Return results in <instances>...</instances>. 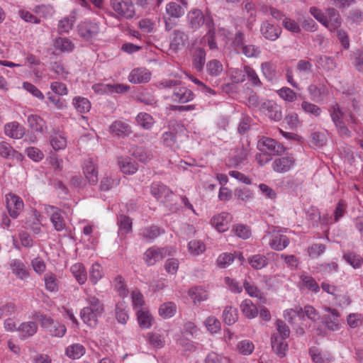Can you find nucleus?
<instances>
[{
  "label": "nucleus",
  "mask_w": 363,
  "mask_h": 363,
  "mask_svg": "<svg viewBox=\"0 0 363 363\" xmlns=\"http://www.w3.org/2000/svg\"><path fill=\"white\" fill-rule=\"evenodd\" d=\"M189 27L194 31L198 30L202 26L205 25L208 28L206 34L200 39V43L206 41L210 50L217 49V44L215 41V27L212 16L206 11L203 13L199 9H191L186 16Z\"/></svg>",
  "instance_id": "obj_1"
},
{
  "label": "nucleus",
  "mask_w": 363,
  "mask_h": 363,
  "mask_svg": "<svg viewBox=\"0 0 363 363\" xmlns=\"http://www.w3.org/2000/svg\"><path fill=\"white\" fill-rule=\"evenodd\" d=\"M328 111L338 134L342 138H350L351 136V131L346 126L345 122L355 123L353 113H347L344 108H341L337 103L331 104Z\"/></svg>",
  "instance_id": "obj_2"
},
{
  "label": "nucleus",
  "mask_w": 363,
  "mask_h": 363,
  "mask_svg": "<svg viewBox=\"0 0 363 363\" xmlns=\"http://www.w3.org/2000/svg\"><path fill=\"white\" fill-rule=\"evenodd\" d=\"M310 13L330 32L336 30L342 24V19L339 12L333 8L327 9V15H325L320 9L316 7H311Z\"/></svg>",
  "instance_id": "obj_3"
},
{
  "label": "nucleus",
  "mask_w": 363,
  "mask_h": 363,
  "mask_svg": "<svg viewBox=\"0 0 363 363\" xmlns=\"http://www.w3.org/2000/svg\"><path fill=\"white\" fill-rule=\"evenodd\" d=\"M89 306L82 309L80 315L81 318L84 323L91 327L96 325L98 318L104 313V308L103 303L96 296H90L87 298Z\"/></svg>",
  "instance_id": "obj_4"
},
{
  "label": "nucleus",
  "mask_w": 363,
  "mask_h": 363,
  "mask_svg": "<svg viewBox=\"0 0 363 363\" xmlns=\"http://www.w3.org/2000/svg\"><path fill=\"white\" fill-rule=\"evenodd\" d=\"M263 241L267 242L269 247L274 250L281 251L289 244V238L281 233L276 227H272L266 231L262 238Z\"/></svg>",
  "instance_id": "obj_5"
},
{
  "label": "nucleus",
  "mask_w": 363,
  "mask_h": 363,
  "mask_svg": "<svg viewBox=\"0 0 363 363\" xmlns=\"http://www.w3.org/2000/svg\"><path fill=\"white\" fill-rule=\"evenodd\" d=\"M110 5L118 19H132L135 16V8L132 0H111Z\"/></svg>",
  "instance_id": "obj_6"
},
{
  "label": "nucleus",
  "mask_w": 363,
  "mask_h": 363,
  "mask_svg": "<svg viewBox=\"0 0 363 363\" xmlns=\"http://www.w3.org/2000/svg\"><path fill=\"white\" fill-rule=\"evenodd\" d=\"M100 30V24L95 20L85 19L77 26L79 35L86 41L95 39Z\"/></svg>",
  "instance_id": "obj_7"
},
{
  "label": "nucleus",
  "mask_w": 363,
  "mask_h": 363,
  "mask_svg": "<svg viewBox=\"0 0 363 363\" xmlns=\"http://www.w3.org/2000/svg\"><path fill=\"white\" fill-rule=\"evenodd\" d=\"M278 158H276L272 164V169L280 174H284L291 171L296 165V158L291 153H286Z\"/></svg>",
  "instance_id": "obj_8"
},
{
  "label": "nucleus",
  "mask_w": 363,
  "mask_h": 363,
  "mask_svg": "<svg viewBox=\"0 0 363 363\" xmlns=\"http://www.w3.org/2000/svg\"><path fill=\"white\" fill-rule=\"evenodd\" d=\"M41 326L45 328L52 336L62 337L66 333L67 329L65 325L55 321L51 318L40 315L39 318Z\"/></svg>",
  "instance_id": "obj_9"
},
{
  "label": "nucleus",
  "mask_w": 363,
  "mask_h": 363,
  "mask_svg": "<svg viewBox=\"0 0 363 363\" xmlns=\"http://www.w3.org/2000/svg\"><path fill=\"white\" fill-rule=\"evenodd\" d=\"M208 45L207 40L200 43V39L196 40L193 44V66L198 71L201 72L206 62V53L203 47Z\"/></svg>",
  "instance_id": "obj_10"
},
{
  "label": "nucleus",
  "mask_w": 363,
  "mask_h": 363,
  "mask_svg": "<svg viewBox=\"0 0 363 363\" xmlns=\"http://www.w3.org/2000/svg\"><path fill=\"white\" fill-rule=\"evenodd\" d=\"M6 208L9 216L16 218L24 208V203L22 199L16 194L9 193L5 196Z\"/></svg>",
  "instance_id": "obj_11"
},
{
  "label": "nucleus",
  "mask_w": 363,
  "mask_h": 363,
  "mask_svg": "<svg viewBox=\"0 0 363 363\" xmlns=\"http://www.w3.org/2000/svg\"><path fill=\"white\" fill-rule=\"evenodd\" d=\"M257 148L260 152L268 153L269 155H281L284 150V147L278 143L276 140L270 138L263 137L257 143Z\"/></svg>",
  "instance_id": "obj_12"
},
{
  "label": "nucleus",
  "mask_w": 363,
  "mask_h": 363,
  "mask_svg": "<svg viewBox=\"0 0 363 363\" xmlns=\"http://www.w3.org/2000/svg\"><path fill=\"white\" fill-rule=\"evenodd\" d=\"M95 93L98 94H122L129 90V86L123 84H95L92 86Z\"/></svg>",
  "instance_id": "obj_13"
},
{
  "label": "nucleus",
  "mask_w": 363,
  "mask_h": 363,
  "mask_svg": "<svg viewBox=\"0 0 363 363\" xmlns=\"http://www.w3.org/2000/svg\"><path fill=\"white\" fill-rule=\"evenodd\" d=\"M259 109L274 121H279L283 118L281 107L273 101L262 102Z\"/></svg>",
  "instance_id": "obj_14"
},
{
  "label": "nucleus",
  "mask_w": 363,
  "mask_h": 363,
  "mask_svg": "<svg viewBox=\"0 0 363 363\" xmlns=\"http://www.w3.org/2000/svg\"><path fill=\"white\" fill-rule=\"evenodd\" d=\"M169 98L173 102L184 104L192 101L194 98V94L191 89L182 86L180 84L178 86L174 87Z\"/></svg>",
  "instance_id": "obj_15"
},
{
  "label": "nucleus",
  "mask_w": 363,
  "mask_h": 363,
  "mask_svg": "<svg viewBox=\"0 0 363 363\" xmlns=\"http://www.w3.org/2000/svg\"><path fill=\"white\" fill-rule=\"evenodd\" d=\"M44 211L50 216V221L57 231H62L65 228V220L58 208L53 206L45 205Z\"/></svg>",
  "instance_id": "obj_16"
},
{
  "label": "nucleus",
  "mask_w": 363,
  "mask_h": 363,
  "mask_svg": "<svg viewBox=\"0 0 363 363\" xmlns=\"http://www.w3.org/2000/svg\"><path fill=\"white\" fill-rule=\"evenodd\" d=\"M151 194L158 201L165 202L170 199L172 191L161 182H153L150 186Z\"/></svg>",
  "instance_id": "obj_17"
},
{
  "label": "nucleus",
  "mask_w": 363,
  "mask_h": 363,
  "mask_svg": "<svg viewBox=\"0 0 363 363\" xmlns=\"http://www.w3.org/2000/svg\"><path fill=\"white\" fill-rule=\"evenodd\" d=\"M4 132L7 137L14 140H19L24 136L26 128L18 122L12 121L4 125Z\"/></svg>",
  "instance_id": "obj_18"
},
{
  "label": "nucleus",
  "mask_w": 363,
  "mask_h": 363,
  "mask_svg": "<svg viewBox=\"0 0 363 363\" xmlns=\"http://www.w3.org/2000/svg\"><path fill=\"white\" fill-rule=\"evenodd\" d=\"M260 32L265 39L274 41L279 38L281 33V28L269 23L268 21H265L261 24Z\"/></svg>",
  "instance_id": "obj_19"
},
{
  "label": "nucleus",
  "mask_w": 363,
  "mask_h": 363,
  "mask_svg": "<svg viewBox=\"0 0 363 363\" xmlns=\"http://www.w3.org/2000/svg\"><path fill=\"white\" fill-rule=\"evenodd\" d=\"M308 91L311 99L317 103L323 102L329 94L328 88L323 84H310L308 86Z\"/></svg>",
  "instance_id": "obj_20"
},
{
  "label": "nucleus",
  "mask_w": 363,
  "mask_h": 363,
  "mask_svg": "<svg viewBox=\"0 0 363 363\" xmlns=\"http://www.w3.org/2000/svg\"><path fill=\"white\" fill-rule=\"evenodd\" d=\"M77 11L73 9L69 15L62 18L57 23V31L59 34L69 33L73 28L77 20Z\"/></svg>",
  "instance_id": "obj_21"
},
{
  "label": "nucleus",
  "mask_w": 363,
  "mask_h": 363,
  "mask_svg": "<svg viewBox=\"0 0 363 363\" xmlns=\"http://www.w3.org/2000/svg\"><path fill=\"white\" fill-rule=\"evenodd\" d=\"M50 144L55 151L64 150L67 144L65 133L60 130H53L50 136Z\"/></svg>",
  "instance_id": "obj_22"
},
{
  "label": "nucleus",
  "mask_w": 363,
  "mask_h": 363,
  "mask_svg": "<svg viewBox=\"0 0 363 363\" xmlns=\"http://www.w3.org/2000/svg\"><path fill=\"white\" fill-rule=\"evenodd\" d=\"M325 311L327 314L324 315L323 323L330 330L335 331L339 329L340 325V314L335 310L329 307H326Z\"/></svg>",
  "instance_id": "obj_23"
},
{
  "label": "nucleus",
  "mask_w": 363,
  "mask_h": 363,
  "mask_svg": "<svg viewBox=\"0 0 363 363\" xmlns=\"http://www.w3.org/2000/svg\"><path fill=\"white\" fill-rule=\"evenodd\" d=\"M28 125L36 133H44L48 130L46 121L40 116L30 114L27 116Z\"/></svg>",
  "instance_id": "obj_24"
},
{
  "label": "nucleus",
  "mask_w": 363,
  "mask_h": 363,
  "mask_svg": "<svg viewBox=\"0 0 363 363\" xmlns=\"http://www.w3.org/2000/svg\"><path fill=\"white\" fill-rule=\"evenodd\" d=\"M230 220V215L223 212L213 217L211 224L218 232H225L229 228Z\"/></svg>",
  "instance_id": "obj_25"
},
{
  "label": "nucleus",
  "mask_w": 363,
  "mask_h": 363,
  "mask_svg": "<svg viewBox=\"0 0 363 363\" xmlns=\"http://www.w3.org/2000/svg\"><path fill=\"white\" fill-rule=\"evenodd\" d=\"M151 78L150 72L145 68H137L131 71L128 80L133 84L146 83Z\"/></svg>",
  "instance_id": "obj_26"
},
{
  "label": "nucleus",
  "mask_w": 363,
  "mask_h": 363,
  "mask_svg": "<svg viewBox=\"0 0 363 363\" xmlns=\"http://www.w3.org/2000/svg\"><path fill=\"white\" fill-rule=\"evenodd\" d=\"M249 154L250 150L247 147H244L243 146L241 147H238L235 150L229 160L230 165L237 167L241 164H243L247 160Z\"/></svg>",
  "instance_id": "obj_27"
},
{
  "label": "nucleus",
  "mask_w": 363,
  "mask_h": 363,
  "mask_svg": "<svg viewBox=\"0 0 363 363\" xmlns=\"http://www.w3.org/2000/svg\"><path fill=\"white\" fill-rule=\"evenodd\" d=\"M84 174L90 184L94 185L98 182V172L91 159L86 160L83 164Z\"/></svg>",
  "instance_id": "obj_28"
},
{
  "label": "nucleus",
  "mask_w": 363,
  "mask_h": 363,
  "mask_svg": "<svg viewBox=\"0 0 363 363\" xmlns=\"http://www.w3.org/2000/svg\"><path fill=\"white\" fill-rule=\"evenodd\" d=\"M162 233H164V230L162 228L156 225H152L141 229L139 235L143 241L152 242Z\"/></svg>",
  "instance_id": "obj_29"
},
{
  "label": "nucleus",
  "mask_w": 363,
  "mask_h": 363,
  "mask_svg": "<svg viewBox=\"0 0 363 363\" xmlns=\"http://www.w3.org/2000/svg\"><path fill=\"white\" fill-rule=\"evenodd\" d=\"M164 249L152 247L144 253V260L147 265H154L163 258Z\"/></svg>",
  "instance_id": "obj_30"
},
{
  "label": "nucleus",
  "mask_w": 363,
  "mask_h": 363,
  "mask_svg": "<svg viewBox=\"0 0 363 363\" xmlns=\"http://www.w3.org/2000/svg\"><path fill=\"white\" fill-rule=\"evenodd\" d=\"M118 164L120 170L125 174H133L138 169V166L137 163H135L130 157H120L118 160Z\"/></svg>",
  "instance_id": "obj_31"
},
{
  "label": "nucleus",
  "mask_w": 363,
  "mask_h": 363,
  "mask_svg": "<svg viewBox=\"0 0 363 363\" xmlns=\"http://www.w3.org/2000/svg\"><path fill=\"white\" fill-rule=\"evenodd\" d=\"M139 326L143 329H149L152 327L154 318L150 312L145 308H140L136 313Z\"/></svg>",
  "instance_id": "obj_32"
},
{
  "label": "nucleus",
  "mask_w": 363,
  "mask_h": 363,
  "mask_svg": "<svg viewBox=\"0 0 363 363\" xmlns=\"http://www.w3.org/2000/svg\"><path fill=\"white\" fill-rule=\"evenodd\" d=\"M10 267L13 274L21 280H25L29 277V272L26 265L19 259H12L10 262Z\"/></svg>",
  "instance_id": "obj_33"
},
{
  "label": "nucleus",
  "mask_w": 363,
  "mask_h": 363,
  "mask_svg": "<svg viewBox=\"0 0 363 363\" xmlns=\"http://www.w3.org/2000/svg\"><path fill=\"white\" fill-rule=\"evenodd\" d=\"M186 36L184 32L180 30H174L170 36V49L174 52L180 50L184 46Z\"/></svg>",
  "instance_id": "obj_34"
},
{
  "label": "nucleus",
  "mask_w": 363,
  "mask_h": 363,
  "mask_svg": "<svg viewBox=\"0 0 363 363\" xmlns=\"http://www.w3.org/2000/svg\"><path fill=\"white\" fill-rule=\"evenodd\" d=\"M186 9L176 1H170L166 4L165 12L169 18H180L182 17Z\"/></svg>",
  "instance_id": "obj_35"
},
{
  "label": "nucleus",
  "mask_w": 363,
  "mask_h": 363,
  "mask_svg": "<svg viewBox=\"0 0 363 363\" xmlns=\"http://www.w3.org/2000/svg\"><path fill=\"white\" fill-rule=\"evenodd\" d=\"M109 128L113 134L118 137L128 136L132 132L130 125L126 122L119 120L114 121Z\"/></svg>",
  "instance_id": "obj_36"
},
{
  "label": "nucleus",
  "mask_w": 363,
  "mask_h": 363,
  "mask_svg": "<svg viewBox=\"0 0 363 363\" xmlns=\"http://www.w3.org/2000/svg\"><path fill=\"white\" fill-rule=\"evenodd\" d=\"M37 330L38 325L33 321L22 323L18 327V332H19L21 339H26L34 335Z\"/></svg>",
  "instance_id": "obj_37"
},
{
  "label": "nucleus",
  "mask_w": 363,
  "mask_h": 363,
  "mask_svg": "<svg viewBox=\"0 0 363 363\" xmlns=\"http://www.w3.org/2000/svg\"><path fill=\"white\" fill-rule=\"evenodd\" d=\"M53 47L60 52H70L74 50V45L69 38L58 37L54 40Z\"/></svg>",
  "instance_id": "obj_38"
},
{
  "label": "nucleus",
  "mask_w": 363,
  "mask_h": 363,
  "mask_svg": "<svg viewBox=\"0 0 363 363\" xmlns=\"http://www.w3.org/2000/svg\"><path fill=\"white\" fill-rule=\"evenodd\" d=\"M70 272L79 284L82 285L86 282L87 273L83 264L79 262L74 264L70 267Z\"/></svg>",
  "instance_id": "obj_39"
},
{
  "label": "nucleus",
  "mask_w": 363,
  "mask_h": 363,
  "mask_svg": "<svg viewBox=\"0 0 363 363\" xmlns=\"http://www.w3.org/2000/svg\"><path fill=\"white\" fill-rule=\"evenodd\" d=\"M45 289L51 293H57L60 290V281L52 272H48L44 276Z\"/></svg>",
  "instance_id": "obj_40"
},
{
  "label": "nucleus",
  "mask_w": 363,
  "mask_h": 363,
  "mask_svg": "<svg viewBox=\"0 0 363 363\" xmlns=\"http://www.w3.org/2000/svg\"><path fill=\"white\" fill-rule=\"evenodd\" d=\"M272 347L280 357H284L288 350V344L286 342L285 339L279 338L275 335L272 337Z\"/></svg>",
  "instance_id": "obj_41"
},
{
  "label": "nucleus",
  "mask_w": 363,
  "mask_h": 363,
  "mask_svg": "<svg viewBox=\"0 0 363 363\" xmlns=\"http://www.w3.org/2000/svg\"><path fill=\"white\" fill-rule=\"evenodd\" d=\"M118 225V234L125 235L132 231V219L125 215H119L117 219Z\"/></svg>",
  "instance_id": "obj_42"
},
{
  "label": "nucleus",
  "mask_w": 363,
  "mask_h": 363,
  "mask_svg": "<svg viewBox=\"0 0 363 363\" xmlns=\"http://www.w3.org/2000/svg\"><path fill=\"white\" fill-rule=\"evenodd\" d=\"M298 284L300 288L305 287L314 293H318L320 291V287L318 283L311 276L304 274H301Z\"/></svg>",
  "instance_id": "obj_43"
},
{
  "label": "nucleus",
  "mask_w": 363,
  "mask_h": 363,
  "mask_svg": "<svg viewBox=\"0 0 363 363\" xmlns=\"http://www.w3.org/2000/svg\"><path fill=\"white\" fill-rule=\"evenodd\" d=\"M240 308L244 315L249 319L255 318L258 314L256 305L250 299L244 300L240 305Z\"/></svg>",
  "instance_id": "obj_44"
},
{
  "label": "nucleus",
  "mask_w": 363,
  "mask_h": 363,
  "mask_svg": "<svg viewBox=\"0 0 363 363\" xmlns=\"http://www.w3.org/2000/svg\"><path fill=\"white\" fill-rule=\"evenodd\" d=\"M261 71L264 77L269 82L277 79L276 66L270 62H264L261 64Z\"/></svg>",
  "instance_id": "obj_45"
},
{
  "label": "nucleus",
  "mask_w": 363,
  "mask_h": 363,
  "mask_svg": "<svg viewBox=\"0 0 363 363\" xmlns=\"http://www.w3.org/2000/svg\"><path fill=\"white\" fill-rule=\"evenodd\" d=\"M147 340L154 348L160 349L165 345V339L163 334L157 332L148 333L147 334Z\"/></svg>",
  "instance_id": "obj_46"
},
{
  "label": "nucleus",
  "mask_w": 363,
  "mask_h": 363,
  "mask_svg": "<svg viewBox=\"0 0 363 363\" xmlns=\"http://www.w3.org/2000/svg\"><path fill=\"white\" fill-rule=\"evenodd\" d=\"M72 104L75 109L81 113H87L91 109V103L85 97L75 96L72 99Z\"/></svg>",
  "instance_id": "obj_47"
},
{
  "label": "nucleus",
  "mask_w": 363,
  "mask_h": 363,
  "mask_svg": "<svg viewBox=\"0 0 363 363\" xmlns=\"http://www.w3.org/2000/svg\"><path fill=\"white\" fill-rule=\"evenodd\" d=\"M188 294L195 303L206 301L208 296V292L200 286L190 289Z\"/></svg>",
  "instance_id": "obj_48"
},
{
  "label": "nucleus",
  "mask_w": 363,
  "mask_h": 363,
  "mask_svg": "<svg viewBox=\"0 0 363 363\" xmlns=\"http://www.w3.org/2000/svg\"><path fill=\"white\" fill-rule=\"evenodd\" d=\"M176 311L177 306L173 302L164 303L159 308V314L164 319L173 317Z\"/></svg>",
  "instance_id": "obj_49"
},
{
  "label": "nucleus",
  "mask_w": 363,
  "mask_h": 363,
  "mask_svg": "<svg viewBox=\"0 0 363 363\" xmlns=\"http://www.w3.org/2000/svg\"><path fill=\"white\" fill-rule=\"evenodd\" d=\"M343 258L347 264L354 269H359L363 265V258L359 255L354 252H347L343 255Z\"/></svg>",
  "instance_id": "obj_50"
},
{
  "label": "nucleus",
  "mask_w": 363,
  "mask_h": 363,
  "mask_svg": "<svg viewBox=\"0 0 363 363\" xmlns=\"http://www.w3.org/2000/svg\"><path fill=\"white\" fill-rule=\"evenodd\" d=\"M206 249V245L201 240H193L188 243V251L193 256L203 254Z\"/></svg>",
  "instance_id": "obj_51"
},
{
  "label": "nucleus",
  "mask_w": 363,
  "mask_h": 363,
  "mask_svg": "<svg viewBox=\"0 0 363 363\" xmlns=\"http://www.w3.org/2000/svg\"><path fill=\"white\" fill-rule=\"evenodd\" d=\"M250 265L255 269H261L267 265L268 259L263 255H255L248 258Z\"/></svg>",
  "instance_id": "obj_52"
},
{
  "label": "nucleus",
  "mask_w": 363,
  "mask_h": 363,
  "mask_svg": "<svg viewBox=\"0 0 363 363\" xmlns=\"http://www.w3.org/2000/svg\"><path fill=\"white\" fill-rule=\"evenodd\" d=\"M85 353V348L80 344H73L67 347L65 354L74 359H79Z\"/></svg>",
  "instance_id": "obj_53"
},
{
  "label": "nucleus",
  "mask_w": 363,
  "mask_h": 363,
  "mask_svg": "<svg viewBox=\"0 0 363 363\" xmlns=\"http://www.w3.org/2000/svg\"><path fill=\"white\" fill-rule=\"evenodd\" d=\"M254 350L255 345L253 342L249 340L240 341L236 345V351L239 354L245 356L251 354Z\"/></svg>",
  "instance_id": "obj_54"
},
{
  "label": "nucleus",
  "mask_w": 363,
  "mask_h": 363,
  "mask_svg": "<svg viewBox=\"0 0 363 363\" xmlns=\"http://www.w3.org/2000/svg\"><path fill=\"white\" fill-rule=\"evenodd\" d=\"M223 318L227 325L234 324L238 319V310L231 306L225 307L223 313Z\"/></svg>",
  "instance_id": "obj_55"
},
{
  "label": "nucleus",
  "mask_w": 363,
  "mask_h": 363,
  "mask_svg": "<svg viewBox=\"0 0 363 363\" xmlns=\"http://www.w3.org/2000/svg\"><path fill=\"white\" fill-rule=\"evenodd\" d=\"M133 155L143 163H146L153 158L152 152L143 147H136L133 152Z\"/></svg>",
  "instance_id": "obj_56"
},
{
  "label": "nucleus",
  "mask_w": 363,
  "mask_h": 363,
  "mask_svg": "<svg viewBox=\"0 0 363 363\" xmlns=\"http://www.w3.org/2000/svg\"><path fill=\"white\" fill-rule=\"evenodd\" d=\"M310 354L315 363H325L326 362H330L333 359V357L330 354H325L319 352L316 348L311 349Z\"/></svg>",
  "instance_id": "obj_57"
},
{
  "label": "nucleus",
  "mask_w": 363,
  "mask_h": 363,
  "mask_svg": "<svg viewBox=\"0 0 363 363\" xmlns=\"http://www.w3.org/2000/svg\"><path fill=\"white\" fill-rule=\"evenodd\" d=\"M136 121L138 125L147 130L150 129L155 123L153 118L147 113H138Z\"/></svg>",
  "instance_id": "obj_58"
},
{
  "label": "nucleus",
  "mask_w": 363,
  "mask_h": 363,
  "mask_svg": "<svg viewBox=\"0 0 363 363\" xmlns=\"http://www.w3.org/2000/svg\"><path fill=\"white\" fill-rule=\"evenodd\" d=\"M277 95L286 102H294L296 100L297 95L291 89L284 86L277 91Z\"/></svg>",
  "instance_id": "obj_59"
},
{
  "label": "nucleus",
  "mask_w": 363,
  "mask_h": 363,
  "mask_svg": "<svg viewBox=\"0 0 363 363\" xmlns=\"http://www.w3.org/2000/svg\"><path fill=\"white\" fill-rule=\"evenodd\" d=\"M104 276L102 267L97 262L93 264L89 270V279L96 284Z\"/></svg>",
  "instance_id": "obj_60"
},
{
  "label": "nucleus",
  "mask_w": 363,
  "mask_h": 363,
  "mask_svg": "<svg viewBox=\"0 0 363 363\" xmlns=\"http://www.w3.org/2000/svg\"><path fill=\"white\" fill-rule=\"evenodd\" d=\"M206 70L209 75L217 77L223 72V65L220 61L212 60L207 63Z\"/></svg>",
  "instance_id": "obj_61"
},
{
  "label": "nucleus",
  "mask_w": 363,
  "mask_h": 363,
  "mask_svg": "<svg viewBox=\"0 0 363 363\" xmlns=\"http://www.w3.org/2000/svg\"><path fill=\"white\" fill-rule=\"evenodd\" d=\"M243 286L247 294L251 297H256L262 299L263 293L255 286L253 283L248 281L245 279L243 282Z\"/></svg>",
  "instance_id": "obj_62"
},
{
  "label": "nucleus",
  "mask_w": 363,
  "mask_h": 363,
  "mask_svg": "<svg viewBox=\"0 0 363 363\" xmlns=\"http://www.w3.org/2000/svg\"><path fill=\"white\" fill-rule=\"evenodd\" d=\"M244 72L245 74L247 77V79L252 85L255 86H260L262 85L259 77H258L256 71L252 67L247 65L245 66Z\"/></svg>",
  "instance_id": "obj_63"
},
{
  "label": "nucleus",
  "mask_w": 363,
  "mask_h": 363,
  "mask_svg": "<svg viewBox=\"0 0 363 363\" xmlns=\"http://www.w3.org/2000/svg\"><path fill=\"white\" fill-rule=\"evenodd\" d=\"M235 256L233 254L224 252L218 257L216 262L219 267L226 268L233 262Z\"/></svg>",
  "instance_id": "obj_64"
}]
</instances>
